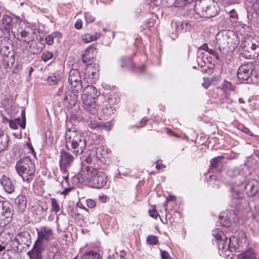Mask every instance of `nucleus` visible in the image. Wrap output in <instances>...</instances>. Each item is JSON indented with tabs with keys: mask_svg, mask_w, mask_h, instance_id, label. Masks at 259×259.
Listing matches in <instances>:
<instances>
[{
	"mask_svg": "<svg viewBox=\"0 0 259 259\" xmlns=\"http://www.w3.org/2000/svg\"><path fill=\"white\" fill-rule=\"evenodd\" d=\"M198 49L207 51V50L208 49V47L206 44H204L201 46H200Z\"/></svg>",
	"mask_w": 259,
	"mask_h": 259,
	"instance_id": "nucleus-57",
	"label": "nucleus"
},
{
	"mask_svg": "<svg viewBox=\"0 0 259 259\" xmlns=\"http://www.w3.org/2000/svg\"><path fill=\"white\" fill-rule=\"evenodd\" d=\"M244 132H245V133L250 135H251V132L250 131V130L247 128H245L244 131Z\"/></svg>",
	"mask_w": 259,
	"mask_h": 259,
	"instance_id": "nucleus-64",
	"label": "nucleus"
},
{
	"mask_svg": "<svg viewBox=\"0 0 259 259\" xmlns=\"http://www.w3.org/2000/svg\"><path fill=\"white\" fill-rule=\"evenodd\" d=\"M74 27L76 29H79L82 27V22L81 19H77L74 24Z\"/></svg>",
	"mask_w": 259,
	"mask_h": 259,
	"instance_id": "nucleus-53",
	"label": "nucleus"
},
{
	"mask_svg": "<svg viewBox=\"0 0 259 259\" xmlns=\"http://www.w3.org/2000/svg\"><path fill=\"white\" fill-rule=\"evenodd\" d=\"M245 193L249 197L257 195L259 197V181L255 179L250 180L245 184Z\"/></svg>",
	"mask_w": 259,
	"mask_h": 259,
	"instance_id": "nucleus-13",
	"label": "nucleus"
},
{
	"mask_svg": "<svg viewBox=\"0 0 259 259\" xmlns=\"http://www.w3.org/2000/svg\"><path fill=\"white\" fill-rule=\"evenodd\" d=\"M216 39L219 49L225 50L226 52L234 50L239 42L237 36L233 32L227 30L219 32Z\"/></svg>",
	"mask_w": 259,
	"mask_h": 259,
	"instance_id": "nucleus-5",
	"label": "nucleus"
},
{
	"mask_svg": "<svg viewBox=\"0 0 259 259\" xmlns=\"http://www.w3.org/2000/svg\"><path fill=\"white\" fill-rule=\"evenodd\" d=\"M223 159L224 156H219L212 158L210 161V167L221 171L223 167L222 160Z\"/></svg>",
	"mask_w": 259,
	"mask_h": 259,
	"instance_id": "nucleus-25",
	"label": "nucleus"
},
{
	"mask_svg": "<svg viewBox=\"0 0 259 259\" xmlns=\"http://www.w3.org/2000/svg\"><path fill=\"white\" fill-rule=\"evenodd\" d=\"M92 160H93V159H92V157L90 155H89L88 157H87L85 158V159H84V161L87 164H91L92 163Z\"/></svg>",
	"mask_w": 259,
	"mask_h": 259,
	"instance_id": "nucleus-58",
	"label": "nucleus"
},
{
	"mask_svg": "<svg viewBox=\"0 0 259 259\" xmlns=\"http://www.w3.org/2000/svg\"><path fill=\"white\" fill-rule=\"evenodd\" d=\"M206 52H207L208 53L211 55L214 58L218 60L219 59V56L218 55V54L215 51L208 48Z\"/></svg>",
	"mask_w": 259,
	"mask_h": 259,
	"instance_id": "nucleus-54",
	"label": "nucleus"
},
{
	"mask_svg": "<svg viewBox=\"0 0 259 259\" xmlns=\"http://www.w3.org/2000/svg\"><path fill=\"white\" fill-rule=\"evenodd\" d=\"M242 171L238 168H235L227 171V176L232 178L231 183L234 185L230 190L231 200L229 204L231 207L237 209H240L241 204L245 201L244 193L238 188L245 180V177Z\"/></svg>",
	"mask_w": 259,
	"mask_h": 259,
	"instance_id": "nucleus-1",
	"label": "nucleus"
},
{
	"mask_svg": "<svg viewBox=\"0 0 259 259\" xmlns=\"http://www.w3.org/2000/svg\"><path fill=\"white\" fill-rule=\"evenodd\" d=\"M257 48H259L258 46H257L255 44H251L250 46V49L252 51H255Z\"/></svg>",
	"mask_w": 259,
	"mask_h": 259,
	"instance_id": "nucleus-63",
	"label": "nucleus"
},
{
	"mask_svg": "<svg viewBox=\"0 0 259 259\" xmlns=\"http://www.w3.org/2000/svg\"><path fill=\"white\" fill-rule=\"evenodd\" d=\"M99 70L96 66H87L83 81L88 83H95L99 78Z\"/></svg>",
	"mask_w": 259,
	"mask_h": 259,
	"instance_id": "nucleus-12",
	"label": "nucleus"
},
{
	"mask_svg": "<svg viewBox=\"0 0 259 259\" xmlns=\"http://www.w3.org/2000/svg\"><path fill=\"white\" fill-rule=\"evenodd\" d=\"M96 48L93 46H89L82 55V61L85 63L87 66H91L94 60L96 57Z\"/></svg>",
	"mask_w": 259,
	"mask_h": 259,
	"instance_id": "nucleus-18",
	"label": "nucleus"
},
{
	"mask_svg": "<svg viewBox=\"0 0 259 259\" xmlns=\"http://www.w3.org/2000/svg\"><path fill=\"white\" fill-rule=\"evenodd\" d=\"M84 18L87 23H92L95 20V17L88 12L84 13Z\"/></svg>",
	"mask_w": 259,
	"mask_h": 259,
	"instance_id": "nucleus-47",
	"label": "nucleus"
},
{
	"mask_svg": "<svg viewBox=\"0 0 259 259\" xmlns=\"http://www.w3.org/2000/svg\"><path fill=\"white\" fill-rule=\"evenodd\" d=\"M60 76L59 75H55V74L50 75L47 79L48 83L51 85L56 84L60 80Z\"/></svg>",
	"mask_w": 259,
	"mask_h": 259,
	"instance_id": "nucleus-37",
	"label": "nucleus"
},
{
	"mask_svg": "<svg viewBox=\"0 0 259 259\" xmlns=\"http://www.w3.org/2000/svg\"><path fill=\"white\" fill-rule=\"evenodd\" d=\"M44 247L41 244L35 243L31 250L27 253L30 259H42Z\"/></svg>",
	"mask_w": 259,
	"mask_h": 259,
	"instance_id": "nucleus-20",
	"label": "nucleus"
},
{
	"mask_svg": "<svg viewBox=\"0 0 259 259\" xmlns=\"http://www.w3.org/2000/svg\"><path fill=\"white\" fill-rule=\"evenodd\" d=\"M220 220L223 226L229 227L238 221V217L234 210H227L220 215Z\"/></svg>",
	"mask_w": 259,
	"mask_h": 259,
	"instance_id": "nucleus-11",
	"label": "nucleus"
},
{
	"mask_svg": "<svg viewBox=\"0 0 259 259\" xmlns=\"http://www.w3.org/2000/svg\"><path fill=\"white\" fill-rule=\"evenodd\" d=\"M230 17L233 18H236L237 17V14L236 11L233 9L229 12Z\"/></svg>",
	"mask_w": 259,
	"mask_h": 259,
	"instance_id": "nucleus-56",
	"label": "nucleus"
},
{
	"mask_svg": "<svg viewBox=\"0 0 259 259\" xmlns=\"http://www.w3.org/2000/svg\"><path fill=\"white\" fill-rule=\"evenodd\" d=\"M81 172L83 179L88 182L91 187L101 189L107 184V175L91 166L83 164L81 167Z\"/></svg>",
	"mask_w": 259,
	"mask_h": 259,
	"instance_id": "nucleus-3",
	"label": "nucleus"
},
{
	"mask_svg": "<svg viewBox=\"0 0 259 259\" xmlns=\"http://www.w3.org/2000/svg\"><path fill=\"white\" fill-rule=\"evenodd\" d=\"M208 9L205 11L204 17L203 18H209L215 16L218 13V8L217 5L214 4L212 0V4L209 5Z\"/></svg>",
	"mask_w": 259,
	"mask_h": 259,
	"instance_id": "nucleus-26",
	"label": "nucleus"
},
{
	"mask_svg": "<svg viewBox=\"0 0 259 259\" xmlns=\"http://www.w3.org/2000/svg\"><path fill=\"white\" fill-rule=\"evenodd\" d=\"M59 160L60 168L63 173H66L68 168L71 165L74 161V157L65 151H62L60 153Z\"/></svg>",
	"mask_w": 259,
	"mask_h": 259,
	"instance_id": "nucleus-9",
	"label": "nucleus"
},
{
	"mask_svg": "<svg viewBox=\"0 0 259 259\" xmlns=\"http://www.w3.org/2000/svg\"><path fill=\"white\" fill-rule=\"evenodd\" d=\"M235 239V237H231L229 239H228L227 237H225V239H221L217 241V245L219 250H222V251H227L229 250L230 251H233L235 250V245L232 246L231 242L232 239Z\"/></svg>",
	"mask_w": 259,
	"mask_h": 259,
	"instance_id": "nucleus-21",
	"label": "nucleus"
},
{
	"mask_svg": "<svg viewBox=\"0 0 259 259\" xmlns=\"http://www.w3.org/2000/svg\"><path fill=\"white\" fill-rule=\"evenodd\" d=\"M8 136L5 134H0V152L6 149L8 145Z\"/></svg>",
	"mask_w": 259,
	"mask_h": 259,
	"instance_id": "nucleus-34",
	"label": "nucleus"
},
{
	"mask_svg": "<svg viewBox=\"0 0 259 259\" xmlns=\"http://www.w3.org/2000/svg\"><path fill=\"white\" fill-rule=\"evenodd\" d=\"M161 257L162 259H169L170 258L169 253L163 250H161Z\"/></svg>",
	"mask_w": 259,
	"mask_h": 259,
	"instance_id": "nucleus-55",
	"label": "nucleus"
},
{
	"mask_svg": "<svg viewBox=\"0 0 259 259\" xmlns=\"http://www.w3.org/2000/svg\"><path fill=\"white\" fill-rule=\"evenodd\" d=\"M176 199V197L172 195H169L168 197H167L166 200L167 201H174Z\"/></svg>",
	"mask_w": 259,
	"mask_h": 259,
	"instance_id": "nucleus-62",
	"label": "nucleus"
},
{
	"mask_svg": "<svg viewBox=\"0 0 259 259\" xmlns=\"http://www.w3.org/2000/svg\"><path fill=\"white\" fill-rule=\"evenodd\" d=\"M252 71L251 65L248 64L242 65L238 69L237 78L242 81L247 80Z\"/></svg>",
	"mask_w": 259,
	"mask_h": 259,
	"instance_id": "nucleus-17",
	"label": "nucleus"
},
{
	"mask_svg": "<svg viewBox=\"0 0 259 259\" xmlns=\"http://www.w3.org/2000/svg\"><path fill=\"white\" fill-rule=\"evenodd\" d=\"M68 82L72 90L76 91L77 93L80 92L82 88V83L79 71L77 69L70 70L68 76Z\"/></svg>",
	"mask_w": 259,
	"mask_h": 259,
	"instance_id": "nucleus-7",
	"label": "nucleus"
},
{
	"mask_svg": "<svg viewBox=\"0 0 259 259\" xmlns=\"http://www.w3.org/2000/svg\"><path fill=\"white\" fill-rule=\"evenodd\" d=\"M149 214L150 217L154 219H156L158 215V213L155 208H153L152 210H149Z\"/></svg>",
	"mask_w": 259,
	"mask_h": 259,
	"instance_id": "nucleus-52",
	"label": "nucleus"
},
{
	"mask_svg": "<svg viewBox=\"0 0 259 259\" xmlns=\"http://www.w3.org/2000/svg\"><path fill=\"white\" fill-rule=\"evenodd\" d=\"M237 259H259L253 250L249 249L238 255Z\"/></svg>",
	"mask_w": 259,
	"mask_h": 259,
	"instance_id": "nucleus-30",
	"label": "nucleus"
},
{
	"mask_svg": "<svg viewBox=\"0 0 259 259\" xmlns=\"http://www.w3.org/2000/svg\"><path fill=\"white\" fill-rule=\"evenodd\" d=\"M211 4H212V0L196 1L194 5V11L199 17L203 18L205 15L204 13Z\"/></svg>",
	"mask_w": 259,
	"mask_h": 259,
	"instance_id": "nucleus-16",
	"label": "nucleus"
},
{
	"mask_svg": "<svg viewBox=\"0 0 259 259\" xmlns=\"http://www.w3.org/2000/svg\"><path fill=\"white\" fill-rule=\"evenodd\" d=\"M2 23L1 30L3 33H9L11 31L12 33L15 35V32L12 29V18L8 15H4L2 20Z\"/></svg>",
	"mask_w": 259,
	"mask_h": 259,
	"instance_id": "nucleus-22",
	"label": "nucleus"
},
{
	"mask_svg": "<svg viewBox=\"0 0 259 259\" xmlns=\"http://www.w3.org/2000/svg\"><path fill=\"white\" fill-rule=\"evenodd\" d=\"M212 234L216 239L217 241L220 240L221 239H223L224 237H226L225 236L224 233L218 228L214 229L212 231Z\"/></svg>",
	"mask_w": 259,
	"mask_h": 259,
	"instance_id": "nucleus-38",
	"label": "nucleus"
},
{
	"mask_svg": "<svg viewBox=\"0 0 259 259\" xmlns=\"http://www.w3.org/2000/svg\"><path fill=\"white\" fill-rule=\"evenodd\" d=\"M15 168L24 181L30 183L32 181L35 171V165L30 158L25 157L21 158L16 163Z\"/></svg>",
	"mask_w": 259,
	"mask_h": 259,
	"instance_id": "nucleus-4",
	"label": "nucleus"
},
{
	"mask_svg": "<svg viewBox=\"0 0 259 259\" xmlns=\"http://www.w3.org/2000/svg\"><path fill=\"white\" fill-rule=\"evenodd\" d=\"M252 7L255 14L259 16V0H252Z\"/></svg>",
	"mask_w": 259,
	"mask_h": 259,
	"instance_id": "nucleus-46",
	"label": "nucleus"
},
{
	"mask_svg": "<svg viewBox=\"0 0 259 259\" xmlns=\"http://www.w3.org/2000/svg\"><path fill=\"white\" fill-rule=\"evenodd\" d=\"M52 210L57 213L60 210V206L55 198H51Z\"/></svg>",
	"mask_w": 259,
	"mask_h": 259,
	"instance_id": "nucleus-41",
	"label": "nucleus"
},
{
	"mask_svg": "<svg viewBox=\"0 0 259 259\" xmlns=\"http://www.w3.org/2000/svg\"><path fill=\"white\" fill-rule=\"evenodd\" d=\"M194 0H176L179 6L182 7L186 4L193 2Z\"/></svg>",
	"mask_w": 259,
	"mask_h": 259,
	"instance_id": "nucleus-49",
	"label": "nucleus"
},
{
	"mask_svg": "<svg viewBox=\"0 0 259 259\" xmlns=\"http://www.w3.org/2000/svg\"><path fill=\"white\" fill-rule=\"evenodd\" d=\"M15 204L21 211H23L26 207L27 199L23 195H19L15 200Z\"/></svg>",
	"mask_w": 259,
	"mask_h": 259,
	"instance_id": "nucleus-28",
	"label": "nucleus"
},
{
	"mask_svg": "<svg viewBox=\"0 0 259 259\" xmlns=\"http://www.w3.org/2000/svg\"><path fill=\"white\" fill-rule=\"evenodd\" d=\"M3 119L9 122L10 127L11 128L14 130L18 128V125H19V124L18 123V121H17V118L14 121L12 119H8L6 118L5 116H3Z\"/></svg>",
	"mask_w": 259,
	"mask_h": 259,
	"instance_id": "nucleus-40",
	"label": "nucleus"
},
{
	"mask_svg": "<svg viewBox=\"0 0 259 259\" xmlns=\"http://www.w3.org/2000/svg\"><path fill=\"white\" fill-rule=\"evenodd\" d=\"M63 174H64V176H63V178L65 181V182L68 183L69 182V177L67 171L66 173H63Z\"/></svg>",
	"mask_w": 259,
	"mask_h": 259,
	"instance_id": "nucleus-60",
	"label": "nucleus"
},
{
	"mask_svg": "<svg viewBox=\"0 0 259 259\" xmlns=\"http://www.w3.org/2000/svg\"><path fill=\"white\" fill-rule=\"evenodd\" d=\"M89 125L91 128L93 129H95L96 128H99L100 129L101 122L91 121Z\"/></svg>",
	"mask_w": 259,
	"mask_h": 259,
	"instance_id": "nucleus-48",
	"label": "nucleus"
},
{
	"mask_svg": "<svg viewBox=\"0 0 259 259\" xmlns=\"http://www.w3.org/2000/svg\"><path fill=\"white\" fill-rule=\"evenodd\" d=\"M175 27L177 32L175 34L172 33L170 36L172 39H175L176 37L177 38L178 37V32L183 31V23L181 21L176 22L175 23Z\"/></svg>",
	"mask_w": 259,
	"mask_h": 259,
	"instance_id": "nucleus-36",
	"label": "nucleus"
},
{
	"mask_svg": "<svg viewBox=\"0 0 259 259\" xmlns=\"http://www.w3.org/2000/svg\"><path fill=\"white\" fill-rule=\"evenodd\" d=\"M156 164V168L158 170L163 169L165 167V166L162 164V161L161 160H157Z\"/></svg>",
	"mask_w": 259,
	"mask_h": 259,
	"instance_id": "nucleus-51",
	"label": "nucleus"
},
{
	"mask_svg": "<svg viewBox=\"0 0 259 259\" xmlns=\"http://www.w3.org/2000/svg\"><path fill=\"white\" fill-rule=\"evenodd\" d=\"M121 69H133L134 64L131 58L128 57H122L119 61Z\"/></svg>",
	"mask_w": 259,
	"mask_h": 259,
	"instance_id": "nucleus-29",
	"label": "nucleus"
},
{
	"mask_svg": "<svg viewBox=\"0 0 259 259\" xmlns=\"http://www.w3.org/2000/svg\"><path fill=\"white\" fill-rule=\"evenodd\" d=\"M71 189L70 188H66L64 189V190L62 192V194L66 195H67L70 191Z\"/></svg>",
	"mask_w": 259,
	"mask_h": 259,
	"instance_id": "nucleus-61",
	"label": "nucleus"
},
{
	"mask_svg": "<svg viewBox=\"0 0 259 259\" xmlns=\"http://www.w3.org/2000/svg\"><path fill=\"white\" fill-rule=\"evenodd\" d=\"M38 237L35 243L42 245L44 242H48L54 238L53 230L48 227H41L37 230Z\"/></svg>",
	"mask_w": 259,
	"mask_h": 259,
	"instance_id": "nucleus-8",
	"label": "nucleus"
},
{
	"mask_svg": "<svg viewBox=\"0 0 259 259\" xmlns=\"http://www.w3.org/2000/svg\"><path fill=\"white\" fill-rule=\"evenodd\" d=\"M108 151L103 146L98 147L96 150V154L97 158L100 159L106 157L107 155Z\"/></svg>",
	"mask_w": 259,
	"mask_h": 259,
	"instance_id": "nucleus-33",
	"label": "nucleus"
},
{
	"mask_svg": "<svg viewBox=\"0 0 259 259\" xmlns=\"http://www.w3.org/2000/svg\"><path fill=\"white\" fill-rule=\"evenodd\" d=\"M53 53L47 51V52H45L42 54L41 58L44 61L47 62L48 60L52 59L53 58Z\"/></svg>",
	"mask_w": 259,
	"mask_h": 259,
	"instance_id": "nucleus-43",
	"label": "nucleus"
},
{
	"mask_svg": "<svg viewBox=\"0 0 259 259\" xmlns=\"http://www.w3.org/2000/svg\"><path fill=\"white\" fill-rule=\"evenodd\" d=\"M17 39L23 42L29 43L32 40V38L30 36V33L26 30H22L20 32H18L17 34Z\"/></svg>",
	"mask_w": 259,
	"mask_h": 259,
	"instance_id": "nucleus-31",
	"label": "nucleus"
},
{
	"mask_svg": "<svg viewBox=\"0 0 259 259\" xmlns=\"http://www.w3.org/2000/svg\"><path fill=\"white\" fill-rule=\"evenodd\" d=\"M77 93L73 90L66 91L63 99L64 105L67 108H73L77 102Z\"/></svg>",
	"mask_w": 259,
	"mask_h": 259,
	"instance_id": "nucleus-15",
	"label": "nucleus"
},
{
	"mask_svg": "<svg viewBox=\"0 0 259 259\" xmlns=\"http://www.w3.org/2000/svg\"><path fill=\"white\" fill-rule=\"evenodd\" d=\"M99 94L96 88L93 85H88L83 90L82 95L97 98Z\"/></svg>",
	"mask_w": 259,
	"mask_h": 259,
	"instance_id": "nucleus-24",
	"label": "nucleus"
},
{
	"mask_svg": "<svg viewBox=\"0 0 259 259\" xmlns=\"http://www.w3.org/2000/svg\"><path fill=\"white\" fill-rule=\"evenodd\" d=\"M22 114V120H20L19 118H17V121L19 125L23 129L25 128L26 126V118H25V113L24 110H22L21 112Z\"/></svg>",
	"mask_w": 259,
	"mask_h": 259,
	"instance_id": "nucleus-39",
	"label": "nucleus"
},
{
	"mask_svg": "<svg viewBox=\"0 0 259 259\" xmlns=\"http://www.w3.org/2000/svg\"><path fill=\"white\" fill-rule=\"evenodd\" d=\"M182 22L183 23V30L185 31H187L189 29L188 23H187L186 22Z\"/></svg>",
	"mask_w": 259,
	"mask_h": 259,
	"instance_id": "nucleus-59",
	"label": "nucleus"
},
{
	"mask_svg": "<svg viewBox=\"0 0 259 259\" xmlns=\"http://www.w3.org/2000/svg\"><path fill=\"white\" fill-rule=\"evenodd\" d=\"M147 241L149 244L154 245L157 244L158 239L156 236L150 235L147 237Z\"/></svg>",
	"mask_w": 259,
	"mask_h": 259,
	"instance_id": "nucleus-42",
	"label": "nucleus"
},
{
	"mask_svg": "<svg viewBox=\"0 0 259 259\" xmlns=\"http://www.w3.org/2000/svg\"><path fill=\"white\" fill-rule=\"evenodd\" d=\"M1 104L6 112L10 114L13 113L17 109V107L13 104V97L10 95H6L1 101Z\"/></svg>",
	"mask_w": 259,
	"mask_h": 259,
	"instance_id": "nucleus-19",
	"label": "nucleus"
},
{
	"mask_svg": "<svg viewBox=\"0 0 259 259\" xmlns=\"http://www.w3.org/2000/svg\"><path fill=\"white\" fill-rule=\"evenodd\" d=\"M223 88L226 90L234 91L235 89V87L234 85L232 84L231 82L225 80L223 84Z\"/></svg>",
	"mask_w": 259,
	"mask_h": 259,
	"instance_id": "nucleus-44",
	"label": "nucleus"
},
{
	"mask_svg": "<svg viewBox=\"0 0 259 259\" xmlns=\"http://www.w3.org/2000/svg\"><path fill=\"white\" fill-rule=\"evenodd\" d=\"M87 206L91 208H94L96 206V202L92 199H87Z\"/></svg>",
	"mask_w": 259,
	"mask_h": 259,
	"instance_id": "nucleus-50",
	"label": "nucleus"
},
{
	"mask_svg": "<svg viewBox=\"0 0 259 259\" xmlns=\"http://www.w3.org/2000/svg\"><path fill=\"white\" fill-rule=\"evenodd\" d=\"M113 124L111 121L106 122H101L100 129H103L108 131L110 130Z\"/></svg>",
	"mask_w": 259,
	"mask_h": 259,
	"instance_id": "nucleus-45",
	"label": "nucleus"
},
{
	"mask_svg": "<svg viewBox=\"0 0 259 259\" xmlns=\"http://www.w3.org/2000/svg\"><path fill=\"white\" fill-rule=\"evenodd\" d=\"M66 148L73 154H82L87 146V140L83 133L72 129H67L65 133Z\"/></svg>",
	"mask_w": 259,
	"mask_h": 259,
	"instance_id": "nucleus-2",
	"label": "nucleus"
},
{
	"mask_svg": "<svg viewBox=\"0 0 259 259\" xmlns=\"http://www.w3.org/2000/svg\"><path fill=\"white\" fill-rule=\"evenodd\" d=\"M100 37V33L96 32L94 34H84L82 35V39L85 43H89L93 41H95Z\"/></svg>",
	"mask_w": 259,
	"mask_h": 259,
	"instance_id": "nucleus-32",
	"label": "nucleus"
},
{
	"mask_svg": "<svg viewBox=\"0 0 259 259\" xmlns=\"http://www.w3.org/2000/svg\"><path fill=\"white\" fill-rule=\"evenodd\" d=\"M96 99V98H95L81 95L82 106L84 109L92 114H95L98 110Z\"/></svg>",
	"mask_w": 259,
	"mask_h": 259,
	"instance_id": "nucleus-10",
	"label": "nucleus"
},
{
	"mask_svg": "<svg viewBox=\"0 0 259 259\" xmlns=\"http://www.w3.org/2000/svg\"><path fill=\"white\" fill-rule=\"evenodd\" d=\"M12 206L7 201L0 202V226L5 227L11 221Z\"/></svg>",
	"mask_w": 259,
	"mask_h": 259,
	"instance_id": "nucleus-6",
	"label": "nucleus"
},
{
	"mask_svg": "<svg viewBox=\"0 0 259 259\" xmlns=\"http://www.w3.org/2000/svg\"><path fill=\"white\" fill-rule=\"evenodd\" d=\"M1 183L3 185L5 190L8 193H12L14 191L15 186L11 179L3 175L1 179Z\"/></svg>",
	"mask_w": 259,
	"mask_h": 259,
	"instance_id": "nucleus-23",
	"label": "nucleus"
},
{
	"mask_svg": "<svg viewBox=\"0 0 259 259\" xmlns=\"http://www.w3.org/2000/svg\"><path fill=\"white\" fill-rule=\"evenodd\" d=\"M62 37V34L58 31L52 32L51 34L48 35L45 38L46 44L49 46L53 44L54 40H59Z\"/></svg>",
	"mask_w": 259,
	"mask_h": 259,
	"instance_id": "nucleus-27",
	"label": "nucleus"
},
{
	"mask_svg": "<svg viewBox=\"0 0 259 259\" xmlns=\"http://www.w3.org/2000/svg\"><path fill=\"white\" fill-rule=\"evenodd\" d=\"M14 241L16 242L18 245H21L23 247H24V245L29 247L31 244V235L28 231H21L16 235Z\"/></svg>",
	"mask_w": 259,
	"mask_h": 259,
	"instance_id": "nucleus-14",
	"label": "nucleus"
},
{
	"mask_svg": "<svg viewBox=\"0 0 259 259\" xmlns=\"http://www.w3.org/2000/svg\"><path fill=\"white\" fill-rule=\"evenodd\" d=\"M82 259H101V256L98 252L91 251L84 254Z\"/></svg>",
	"mask_w": 259,
	"mask_h": 259,
	"instance_id": "nucleus-35",
	"label": "nucleus"
}]
</instances>
